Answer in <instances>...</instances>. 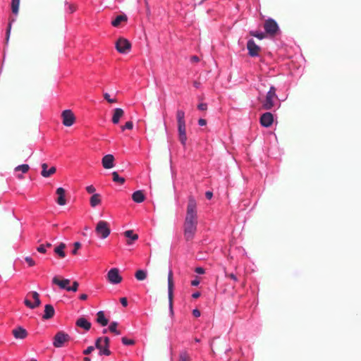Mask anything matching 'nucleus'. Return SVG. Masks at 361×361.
Returning <instances> with one entry per match:
<instances>
[{
	"instance_id": "obj_1",
	"label": "nucleus",
	"mask_w": 361,
	"mask_h": 361,
	"mask_svg": "<svg viewBox=\"0 0 361 361\" xmlns=\"http://www.w3.org/2000/svg\"><path fill=\"white\" fill-rule=\"evenodd\" d=\"M197 203L192 196L188 198L186 216L184 222V237L187 241L191 240L195 234L197 225Z\"/></svg>"
},
{
	"instance_id": "obj_2",
	"label": "nucleus",
	"mask_w": 361,
	"mask_h": 361,
	"mask_svg": "<svg viewBox=\"0 0 361 361\" xmlns=\"http://www.w3.org/2000/svg\"><path fill=\"white\" fill-rule=\"evenodd\" d=\"M279 100L276 94V88L274 85H270L268 92L266 94L265 99L262 102V107L266 110H271L276 106Z\"/></svg>"
},
{
	"instance_id": "obj_3",
	"label": "nucleus",
	"mask_w": 361,
	"mask_h": 361,
	"mask_svg": "<svg viewBox=\"0 0 361 361\" xmlns=\"http://www.w3.org/2000/svg\"><path fill=\"white\" fill-rule=\"evenodd\" d=\"M109 338L107 336L99 337L95 341V348L99 350V355H110Z\"/></svg>"
},
{
	"instance_id": "obj_4",
	"label": "nucleus",
	"mask_w": 361,
	"mask_h": 361,
	"mask_svg": "<svg viewBox=\"0 0 361 361\" xmlns=\"http://www.w3.org/2000/svg\"><path fill=\"white\" fill-rule=\"evenodd\" d=\"M168 298H169V315L172 317L174 314L173 307V272L169 269L168 274Z\"/></svg>"
},
{
	"instance_id": "obj_5",
	"label": "nucleus",
	"mask_w": 361,
	"mask_h": 361,
	"mask_svg": "<svg viewBox=\"0 0 361 361\" xmlns=\"http://www.w3.org/2000/svg\"><path fill=\"white\" fill-rule=\"evenodd\" d=\"M25 305L30 309H35L38 307L40 303L39 295L37 292H30L24 300Z\"/></svg>"
},
{
	"instance_id": "obj_6",
	"label": "nucleus",
	"mask_w": 361,
	"mask_h": 361,
	"mask_svg": "<svg viewBox=\"0 0 361 361\" xmlns=\"http://www.w3.org/2000/svg\"><path fill=\"white\" fill-rule=\"evenodd\" d=\"M95 232L100 238L105 239L109 235L111 230L106 221H99L97 224Z\"/></svg>"
},
{
	"instance_id": "obj_7",
	"label": "nucleus",
	"mask_w": 361,
	"mask_h": 361,
	"mask_svg": "<svg viewBox=\"0 0 361 361\" xmlns=\"http://www.w3.org/2000/svg\"><path fill=\"white\" fill-rule=\"evenodd\" d=\"M178 135H186V126L185 121V111L178 109L176 111Z\"/></svg>"
},
{
	"instance_id": "obj_8",
	"label": "nucleus",
	"mask_w": 361,
	"mask_h": 361,
	"mask_svg": "<svg viewBox=\"0 0 361 361\" xmlns=\"http://www.w3.org/2000/svg\"><path fill=\"white\" fill-rule=\"evenodd\" d=\"M264 29L267 34L274 36L279 31V27L276 21L272 18H269L265 20L264 24Z\"/></svg>"
},
{
	"instance_id": "obj_9",
	"label": "nucleus",
	"mask_w": 361,
	"mask_h": 361,
	"mask_svg": "<svg viewBox=\"0 0 361 361\" xmlns=\"http://www.w3.org/2000/svg\"><path fill=\"white\" fill-rule=\"evenodd\" d=\"M69 339L70 336L68 334L61 331H59L54 337L53 345L55 348H61L66 342L69 341Z\"/></svg>"
},
{
	"instance_id": "obj_10",
	"label": "nucleus",
	"mask_w": 361,
	"mask_h": 361,
	"mask_svg": "<svg viewBox=\"0 0 361 361\" xmlns=\"http://www.w3.org/2000/svg\"><path fill=\"white\" fill-rule=\"evenodd\" d=\"M131 48V44L124 38H119L116 43V50L121 54L128 53Z\"/></svg>"
},
{
	"instance_id": "obj_11",
	"label": "nucleus",
	"mask_w": 361,
	"mask_h": 361,
	"mask_svg": "<svg viewBox=\"0 0 361 361\" xmlns=\"http://www.w3.org/2000/svg\"><path fill=\"white\" fill-rule=\"evenodd\" d=\"M107 279L110 283L118 284L121 282L122 277L117 268L111 269L107 273Z\"/></svg>"
},
{
	"instance_id": "obj_12",
	"label": "nucleus",
	"mask_w": 361,
	"mask_h": 361,
	"mask_svg": "<svg viewBox=\"0 0 361 361\" xmlns=\"http://www.w3.org/2000/svg\"><path fill=\"white\" fill-rule=\"evenodd\" d=\"M61 117L63 119V124L65 126H71L75 122V116L69 109L64 110L62 112Z\"/></svg>"
},
{
	"instance_id": "obj_13",
	"label": "nucleus",
	"mask_w": 361,
	"mask_h": 361,
	"mask_svg": "<svg viewBox=\"0 0 361 361\" xmlns=\"http://www.w3.org/2000/svg\"><path fill=\"white\" fill-rule=\"evenodd\" d=\"M247 49L248 51V54L252 56H257L259 54V51L260 50V47L257 45L254 41V39H250L247 42Z\"/></svg>"
},
{
	"instance_id": "obj_14",
	"label": "nucleus",
	"mask_w": 361,
	"mask_h": 361,
	"mask_svg": "<svg viewBox=\"0 0 361 361\" xmlns=\"http://www.w3.org/2000/svg\"><path fill=\"white\" fill-rule=\"evenodd\" d=\"M274 121L273 114L270 112L263 114L260 117V123L264 127L270 126Z\"/></svg>"
},
{
	"instance_id": "obj_15",
	"label": "nucleus",
	"mask_w": 361,
	"mask_h": 361,
	"mask_svg": "<svg viewBox=\"0 0 361 361\" xmlns=\"http://www.w3.org/2000/svg\"><path fill=\"white\" fill-rule=\"evenodd\" d=\"M70 283H71V280L68 279L59 280L58 279V277H56V276H54L52 279V283L59 286V287L62 290H67V288H68V287H69L68 285Z\"/></svg>"
},
{
	"instance_id": "obj_16",
	"label": "nucleus",
	"mask_w": 361,
	"mask_h": 361,
	"mask_svg": "<svg viewBox=\"0 0 361 361\" xmlns=\"http://www.w3.org/2000/svg\"><path fill=\"white\" fill-rule=\"evenodd\" d=\"M114 157L112 154L105 155L102 160V166L104 169H109L114 166Z\"/></svg>"
},
{
	"instance_id": "obj_17",
	"label": "nucleus",
	"mask_w": 361,
	"mask_h": 361,
	"mask_svg": "<svg viewBox=\"0 0 361 361\" xmlns=\"http://www.w3.org/2000/svg\"><path fill=\"white\" fill-rule=\"evenodd\" d=\"M55 314V310L53 305L47 304L44 306V311L42 315L43 319L47 320L54 317Z\"/></svg>"
},
{
	"instance_id": "obj_18",
	"label": "nucleus",
	"mask_w": 361,
	"mask_h": 361,
	"mask_svg": "<svg viewBox=\"0 0 361 361\" xmlns=\"http://www.w3.org/2000/svg\"><path fill=\"white\" fill-rule=\"evenodd\" d=\"M56 193L58 195L56 200L57 204H59L60 206L65 205L66 203V200L65 198V190L63 188L59 187L56 189Z\"/></svg>"
},
{
	"instance_id": "obj_19",
	"label": "nucleus",
	"mask_w": 361,
	"mask_h": 361,
	"mask_svg": "<svg viewBox=\"0 0 361 361\" xmlns=\"http://www.w3.org/2000/svg\"><path fill=\"white\" fill-rule=\"evenodd\" d=\"M75 324L85 331H89L91 328V323L85 317H80L76 320Z\"/></svg>"
},
{
	"instance_id": "obj_20",
	"label": "nucleus",
	"mask_w": 361,
	"mask_h": 361,
	"mask_svg": "<svg viewBox=\"0 0 361 361\" xmlns=\"http://www.w3.org/2000/svg\"><path fill=\"white\" fill-rule=\"evenodd\" d=\"M26 330L21 327L18 326L13 330V335L16 339H23L27 336Z\"/></svg>"
},
{
	"instance_id": "obj_21",
	"label": "nucleus",
	"mask_w": 361,
	"mask_h": 361,
	"mask_svg": "<svg viewBox=\"0 0 361 361\" xmlns=\"http://www.w3.org/2000/svg\"><path fill=\"white\" fill-rule=\"evenodd\" d=\"M47 166H48L46 163H43L42 164L41 175L44 178L49 177L51 175L54 174L56 170L54 166H52L49 169H47Z\"/></svg>"
},
{
	"instance_id": "obj_22",
	"label": "nucleus",
	"mask_w": 361,
	"mask_h": 361,
	"mask_svg": "<svg viewBox=\"0 0 361 361\" xmlns=\"http://www.w3.org/2000/svg\"><path fill=\"white\" fill-rule=\"evenodd\" d=\"M124 114V111L121 108H116L114 109V114H113V116H112V122L114 124H117L119 121H120V118L123 116Z\"/></svg>"
},
{
	"instance_id": "obj_23",
	"label": "nucleus",
	"mask_w": 361,
	"mask_h": 361,
	"mask_svg": "<svg viewBox=\"0 0 361 361\" xmlns=\"http://www.w3.org/2000/svg\"><path fill=\"white\" fill-rule=\"evenodd\" d=\"M132 199L136 203H141L145 200V196L142 190H137L133 193Z\"/></svg>"
},
{
	"instance_id": "obj_24",
	"label": "nucleus",
	"mask_w": 361,
	"mask_h": 361,
	"mask_svg": "<svg viewBox=\"0 0 361 361\" xmlns=\"http://www.w3.org/2000/svg\"><path fill=\"white\" fill-rule=\"evenodd\" d=\"M97 322L102 326H105L108 324L109 320L106 318L104 312L102 310L97 313Z\"/></svg>"
},
{
	"instance_id": "obj_25",
	"label": "nucleus",
	"mask_w": 361,
	"mask_h": 361,
	"mask_svg": "<svg viewBox=\"0 0 361 361\" xmlns=\"http://www.w3.org/2000/svg\"><path fill=\"white\" fill-rule=\"evenodd\" d=\"M101 196L99 193L93 194L90 200V204L92 207H96L101 203Z\"/></svg>"
},
{
	"instance_id": "obj_26",
	"label": "nucleus",
	"mask_w": 361,
	"mask_h": 361,
	"mask_svg": "<svg viewBox=\"0 0 361 361\" xmlns=\"http://www.w3.org/2000/svg\"><path fill=\"white\" fill-rule=\"evenodd\" d=\"M66 247V245L63 243H60L57 247L54 248V252L59 255L61 258H64L66 257V252H64V248Z\"/></svg>"
},
{
	"instance_id": "obj_27",
	"label": "nucleus",
	"mask_w": 361,
	"mask_h": 361,
	"mask_svg": "<svg viewBox=\"0 0 361 361\" xmlns=\"http://www.w3.org/2000/svg\"><path fill=\"white\" fill-rule=\"evenodd\" d=\"M126 20H127V17L126 15H119V16H117L114 20H112L111 25L114 27H118L121 24V22L126 21Z\"/></svg>"
},
{
	"instance_id": "obj_28",
	"label": "nucleus",
	"mask_w": 361,
	"mask_h": 361,
	"mask_svg": "<svg viewBox=\"0 0 361 361\" xmlns=\"http://www.w3.org/2000/svg\"><path fill=\"white\" fill-rule=\"evenodd\" d=\"M147 271L144 269H139L135 272V276L138 281H143L147 278Z\"/></svg>"
},
{
	"instance_id": "obj_29",
	"label": "nucleus",
	"mask_w": 361,
	"mask_h": 361,
	"mask_svg": "<svg viewBox=\"0 0 361 361\" xmlns=\"http://www.w3.org/2000/svg\"><path fill=\"white\" fill-rule=\"evenodd\" d=\"M20 6V0H12L11 1V10L13 13L18 15Z\"/></svg>"
},
{
	"instance_id": "obj_30",
	"label": "nucleus",
	"mask_w": 361,
	"mask_h": 361,
	"mask_svg": "<svg viewBox=\"0 0 361 361\" xmlns=\"http://www.w3.org/2000/svg\"><path fill=\"white\" fill-rule=\"evenodd\" d=\"M124 235L133 241L138 239V235L137 234L133 233V231L132 230H128L125 231Z\"/></svg>"
},
{
	"instance_id": "obj_31",
	"label": "nucleus",
	"mask_w": 361,
	"mask_h": 361,
	"mask_svg": "<svg viewBox=\"0 0 361 361\" xmlns=\"http://www.w3.org/2000/svg\"><path fill=\"white\" fill-rule=\"evenodd\" d=\"M15 20H16L15 19H12L8 23V27H7V29H6V45L8 44V41H9V38H10V35H11V27H12V23Z\"/></svg>"
},
{
	"instance_id": "obj_32",
	"label": "nucleus",
	"mask_w": 361,
	"mask_h": 361,
	"mask_svg": "<svg viewBox=\"0 0 361 361\" xmlns=\"http://www.w3.org/2000/svg\"><path fill=\"white\" fill-rule=\"evenodd\" d=\"M113 180L116 183H119L123 184L125 182V178L119 176L118 173L116 171H114L112 173Z\"/></svg>"
},
{
	"instance_id": "obj_33",
	"label": "nucleus",
	"mask_w": 361,
	"mask_h": 361,
	"mask_svg": "<svg viewBox=\"0 0 361 361\" xmlns=\"http://www.w3.org/2000/svg\"><path fill=\"white\" fill-rule=\"evenodd\" d=\"M190 355L186 350H183L179 355V361H190Z\"/></svg>"
},
{
	"instance_id": "obj_34",
	"label": "nucleus",
	"mask_w": 361,
	"mask_h": 361,
	"mask_svg": "<svg viewBox=\"0 0 361 361\" xmlns=\"http://www.w3.org/2000/svg\"><path fill=\"white\" fill-rule=\"evenodd\" d=\"M30 169V166L28 164H20V165H18V166H16L15 168V171H22L23 173H25L26 172H27V171L29 170Z\"/></svg>"
},
{
	"instance_id": "obj_35",
	"label": "nucleus",
	"mask_w": 361,
	"mask_h": 361,
	"mask_svg": "<svg viewBox=\"0 0 361 361\" xmlns=\"http://www.w3.org/2000/svg\"><path fill=\"white\" fill-rule=\"evenodd\" d=\"M250 34L259 39H263L265 37V35L262 32L250 31Z\"/></svg>"
},
{
	"instance_id": "obj_36",
	"label": "nucleus",
	"mask_w": 361,
	"mask_h": 361,
	"mask_svg": "<svg viewBox=\"0 0 361 361\" xmlns=\"http://www.w3.org/2000/svg\"><path fill=\"white\" fill-rule=\"evenodd\" d=\"M66 11L69 13H73L75 11L76 8L73 4H70L68 2H66Z\"/></svg>"
},
{
	"instance_id": "obj_37",
	"label": "nucleus",
	"mask_w": 361,
	"mask_h": 361,
	"mask_svg": "<svg viewBox=\"0 0 361 361\" xmlns=\"http://www.w3.org/2000/svg\"><path fill=\"white\" fill-rule=\"evenodd\" d=\"M122 343L125 345H132L135 343L134 340L123 337L121 339Z\"/></svg>"
},
{
	"instance_id": "obj_38",
	"label": "nucleus",
	"mask_w": 361,
	"mask_h": 361,
	"mask_svg": "<svg viewBox=\"0 0 361 361\" xmlns=\"http://www.w3.org/2000/svg\"><path fill=\"white\" fill-rule=\"evenodd\" d=\"M79 283L77 281H73V285L67 288V291L76 292L78 290Z\"/></svg>"
},
{
	"instance_id": "obj_39",
	"label": "nucleus",
	"mask_w": 361,
	"mask_h": 361,
	"mask_svg": "<svg viewBox=\"0 0 361 361\" xmlns=\"http://www.w3.org/2000/svg\"><path fill=\"white\" fill-rule=\"evenodd\" d=\"M133 128V123L132 121H128L124 126L121 127L122 130H130Z\"/></svg>"
},
{
	"instance_id": "obj_40",
	"label": "nucleus",
	"mask_w": 361,
	"mask_h": 361,
	"mask_svg": "<svg viewBox=\"0 0 361 361\" xmlns=\"http://www.w3.org/2000/svg\"><path fill=\"white\" fill-rule=\"evenodd\" d=\"M104 98L109 102V103H115L116 102V99H112L110 97V94L107 92H105L104 94Z\"/></svg>"
},
{
	"instance_id": "obj_41",
	"label": "nucleus",
	"mask_w": 361,
	"mask_h": 361,
	"mask_svg": "<svg viewBox=\"0 0 361 361\" xmlns=\"http://www.w3.org/2000/svg\"><path fill=\"white\" fill-rule=\"evenodd\" d=\"M117 326L118 323L116 322H112L109 326V330L113 333L114 331H116Z\"/></svg>"
},
{
	"instance_id": "obj_42",
	"label": "nucleus",
	"mask_w": 361,
	"mask_h": 361,
	"mask_svg": "<svg viewBox=\"0 0 361 361\" xmlns=\"http://www.w3.org/2000/svg\"><path fill=\"white\" fill-rule=\"evenodd\" d=\"M85 189H86V191L89 194H92L93 195V194L95 193V191H96V188L92 185L87 186Z\"/></svg>"
},
{
	"instance_id": "obj_43",
	"label": "nucleus",
	"mask_w": 361,
	"mask_h": 361,
	"mask_svg": "<svg viewBox=\"0 0 361 361\" xmlns=\"http://www.w3.org/2000/svg\"><path fill=\"white\" fill-rule=\"evenodd\" d=\"M25 260L30 267H33L35 264V262L30 257H25Z\"/></svg>"
},
{
	"instance_id": "obj_44",
	"label": "nucleus",
	"mask_w": 361,
	"mask_h": 361,
	"mask_svg": "<svg viewBox=\"0 0 361 361\" xmlns=\"http://www.w3.org/2000/svg\"><path fill=\"white\" fill-rule=\"evenodd\" d=\"M95 348V345L94 346H89L87 347L84 351H83V354L84 355H89L90 354Z\"/></svg>"
},
{
	"instance_id": "obj_45",
	"label": "nucleus",
	"mask_w": 361,
	"mask_h": 361,
	"mask_svg": "<svg viewBox=\"0 0 361 361\" xmlns=\"http://www.w3.org/2000/svg\"><path fill=\"white\" fill-rule=\"evenodd\" d=\"M80 246H81L80 243H79V242H75V243H74V249L73 250L72 253H73V255H76V254H77V251H78V250L80 247Z\"/></svg>"
},
{
	"instance_id": "obj_46",
	"label": "nucleus",
	"mask_w": 361,
	"mask_h": 361,
	"mask_svg": "<svg viewBox=\"0 0 361 361\" xmlns=\"http://www.w3.org/2000/svg\"><path fill=\"white\" fill-rule=\"evenodd\" d=\"M195 271L198 274H203L205 273L204 269L201 267H196Z\"/></svg>"
},
{
	"instance_id": "obj_47",
	"label": "nucleus",
	"mask_w": 361,
	"mask_h": 361,
	"mask_svg": "<svg viewBox=\"0 0 361 361\" xmlns=\"http://www.w3.org/2000/svg\"><path fill=\"white\" fill-rule=\"evenodd\" d=\"M197 108L200 111H204L207 108V104L205 103H200L197 105Z\"/></svg>"
},
{
	"instance_id": "obj_48",
	"label": "nucleus",
	"mask_w": 361,
	"mask_h": 361,
	"mask_svg": "<svg viewBox=\"0 0 361 361\" xmlns=\"http://www.w3.org/2000/svg\"><path fill=\"white\" fill-rule=\"evenodd\" d=\"M37 250L40 253H45L46 252V248L44 245H41L39 247H37Z\"/></svg>"
},
{
	"instance_id": "obj_49",
	"label": "nucleus",
	"mask_w": 361,
	"mask_h": 361,
	"mask_svg": "<svg viewBox=\"0 0 361 361\" xmlns=\"http://www.w3.org/2000/svg\"><path fill=\"white\" fill-rule=\"evenodd\" d=\"M192 314L195 317H199L201 315L200 311L197 309H194L192 310Z\"/></svg>"
},
{
	"instance_id": "obj_50",
	"label": "nucleus",
	"mask_w": 361,
	"mask_h": 361,
	"mask_svg": "<svg viewBox=\"0 0 361 361\" xmlns=\"http://www.w3.org/2000/svg\"><path fill=\"white\" fill-rule=\"evenodd\" d=\"M120 300H121V305L123 307H127L128 306V300H127L126 298H121Z\"/></svg>"
},
{
	"instance_id": "obj_51",
	"label": "nucleus",
	"mask_w": 361,
	"mask_h": 361,
	"mask_svg": "<svg viewBox=\"0 0 361 361\" xmlns=\"http://www.w3.org/2000/svg\"><path fill=\"white\" fill-rule=\"evenodd\" d=\"M205 197H206L207 199L211 200L212 198V197H213V192H211V191H207L205 192Z\"/></svg>"
},
{
	"instance_id": "obj_52",
	"label": "nucleus",
	"mask_w": 361,
	"mask_h": 361,
	"mask_svg": "<svg viewBox=\"0 0 361 361\" xmlns=\"http://www.w3.org/2000/svg\"><path fill=\"white\" fill-rule=\"evenodd\" d=\"M200 284V281L197 278L191 281V286H197Z\"/></svg>"
},
{
	"instance_id": "obj_53",
	"label": "nucleus",
	"mask_w": 361,
	"mask_h": 361,
	"mask_svg": "<svg viewBox=\"0 0 361 361\" xmlns=\"http://www.w3.org/2000/svg\"><path fill=\"white\" fill-rule=\"evenodd\" d=\"M180 137V143L185 146V144H186V142H187V138L188 137Z\"/></svg>"
},
{
	"instance_id": "obj_54",
	"label": "nucleus",
	"mask_w": 361,
	"mask_h": 361,
	"mask_svg": "<svg viewBox=\"0 0 361 361\" xmlns=\"http://www.w3.org/2000/svg\"><path fill=\"white\" fill-rule=\"evenodd\" d=\"M206 123H207V121H206V120H205V119L200 118V119H199V121H198V124H199L200 126H203L206 125Z\"/></svg>"
},
{
	"instance_id": "obj_55",
	"label": "nucleus",
	"mask_w": 361,
	"mask_h": 361,
	"mask_svg": "<svg viewBox=\"0 0 361 361\" xmlns=\"http://www.w3.org/2000/svg\"><path fill=\"white\" fill-rule=\"evenodd\" d=\"M228 276L232 279L234 281H238V278L237 276L234 274H230L228 275Z\"/></svg>"
},
{
	"instance_id": "obj_56",
	"label": "nucleus",
	"mask_w": 361,
	"mask_h": 361,
	"mask_svg": "<svg viewBox=\"0 0 361 361\" xmlns=\"http://www.w3.org/2000/svg\"><path fill=\"white\" fill-rule=\"evenodd\" d=\"M200 296V293L197 291L192 293V297L193 298H198Z\"/></svg>"
},
{
	"instance_id": "obj_57",
	"label": "nucleus",
	"mask_w": 361,
	"mask_h": 361,
	"mask_svg": "<svg viewBox=\"0 0 361 361\" xmlns=\"http://www.w3.org/2000/svg\"><path fill=\"white\" fill-rule=\"evenodd\" d=\"M79 298H80V300H87V295H86V294H85V293L81 294V295H80Z\"/></svg>"
},
{
	"instance_id": "obj_58",
	"label": "nucleus",
	"mask_w": 361,
	"mask_h": 361,
	"mask_svg": "<svg viewBox=\"0 0 361 361\" xmlns=\"http://www.w3.org/2000/svg\"><path fill=\"white\" fill-rule=\"evenodd\" d=\"M193 85H194L195 87L199 88L200 87V83L199 82H197V81H195L193 82Z\"/></svg>"
},
{
	"instance_id": "obj_59",
	"label": "nucleus",
	"mask_w": 361,
	"mask_h": 361,
	"mask_svg": "<svg viewBox=\"0 0 361 361\" xmlns=\"http://www.w3.org/2000/svg\"><path fill=\"white\" fill-rule=\"evenodd\" d=\"M192 60L193 61H199V58L197 56H194L192 57Z\"/></svg>"
},
{
	"instance_id": "obj_60",
	"label": "nucleus",
	"mask_w": 361,
	"mask_h": 361,
	"mask_svg": "<svg viewBox=\"0 0 361 361\" xmlns=\"http://www.w3.org/2000/svg\"><path fill=\"white\" fill-rule=\"evenodd\" d=\"M265 82H266V80H262V79H260V85H263V86H264V87H265V86H266V85H265Z\"/></svg>"
},
{
	"instance_id": "obj_61",
	"label": "nucleus",
	"mask_w": 361,
	"mask_h": 361,
	"mask_svg": "<svg viewBox=\"0 0 361 361\" xmlns=\"http://www.w3.org/2000/svg\"><path fill=\"white\" fill-rule=\"evenodd\" d=\"M113 333H114L116 335H120L121 334V331H118L117 329H116V331H114Z\"/></svg>"
},
{
	"instance_id": "obj_62",
	"label": "nucleus",
	"mask_w": 361,
	"mask_h": 361,
	"mask_svg": "<svg viewBox=\"0 0 361 361\" xmlns=\"http://www.w3.org/2000/svg\"><path fill=\"white\" fill-rule=\"evenodd\" d=\"M84 361H91V359L90 357H85L84 358Z\"/></svg>"
},
{
	"instance_id": "obj_63",
	"label": "nucleus",
	"mask_w": 361,
	"mask_h": 361,
	"mask_svg": "<svg viewBox=\"0 0 361 361\" xmlns=\"http://www.w3.org/2000/svg\"><path fill=\"white\" fill-rule=\"evenodd\" d=\"M51 246V244L50 243H47L45 245V247H49Z\"/></svg>"
},
{
	"instance_id": "obj_64",
	"label": "nucleus",
	"mask_w": 361,
	"mask_h": 361,
	"mask_svg": "<svg viewBox=\"0 0 361 361\" xmlns=\"http://www.w3.org/2000/svg\"><path fill=\"white\" fill-rule=\"evenodd\" d=\"M195 341L196 343H200V339H199V338H195Z\"/></svg>"
}]
</instances>
